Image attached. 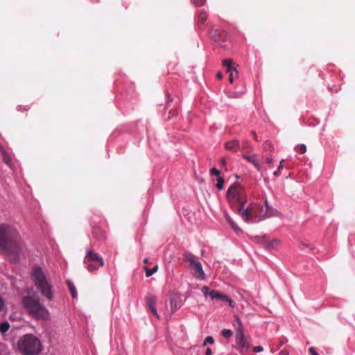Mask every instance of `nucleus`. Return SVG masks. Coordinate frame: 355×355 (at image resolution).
Instances as JSON below:
<instances>
[{
    "instance_id": "nucleus-27",
    "label": "nucleus",
    "mask_w": 355,
    "mask_h": 355,
    "mask_svg": "<svg viewBox=\"0 0 355 355\" xmlns=\"http://www.w3.org/2000/svg\"><path fill=\"white\" fill-rule=\"evenodd\" d=\"M193 2L197 6H201L205 4V0H193Z\"/></svg>"
},
{
    "instance_id": "nucleus-13",
    "label": "nucleus",
    "mask_w": 355,
    "mask_h": 355,
    "mask_svg": "<svg viewBox=\"0 0 355 355\" xmlns=\"http://www.w3.org/2000/svg\"><path fill=\"white\" fill-rule=\"evenodd\" d=\"M225 218L227 221V223L230 224L231 227L236 232H240L241 230L239 227V226L234 223V221L232 219V218L230 216V215L225 212L224 214Z\"/></svg>"
},
{
    "instance_id": "nucleus-22",
    "label": "nucleus",
    "mask_w": 355,
    "mask_h": 355,
    "mask_svg": "<svg viewBox=\"0 0 355 355\" xmlns=\"http://www.w3.org/2000/svg\"><path fill=\"white\" fill-rule=\"evenodd\" d=\"M227 72L230 73L229 81H230V83H232L234 80V74L236 76L238 74V71L236 68H234L232 70H231L230 71H227Z\"/></svg>"
},
{
    "instance_id": "nucleus-5",
    "label": "nucleus",
    "mask_w": 355,
    "mask_h": 355,
    "mask_svg": "<svg viewBox=\"0 0 355 355\" xmlns=\"http://www.w3.org/2000/svg\"><path fill=\"white\" fill-rule=\"evenodd\" d=\"M32 277L35 286L40 291L41 294L49 300H53V292L52 286L40 268L35 267L33 268Z\"/></svg>"
},
{
    "instance_id": "nucleus-2",
    "label": "nucleus",
    "mask_w": 355,
    "mask_h": 355,
    "mask_svg": "<svg viewBox=\"0 0 355 355\" xmlns=\"http://www.w3.org/2000/svg\"><path fill=\"white\" fill-rule=\"evenodd\" d=\"M0 247L15 254L21 249L19 234L13 227L8 225H0Z\"/></svg>"
},
{
    "instance_id": "nucleus-8",
    "label": "nucleus",
    "mask_w": 355,
    "mask_h": 355,
    "mask_svg": "<svg viewBox=\"0 0 355 355\" xmlns=\"http://www.w3.org/2000/svg\"><path fill=\"white\" fill-rule=\"evenodd\" d=\"M244 193L241 187L239 184H232L227 191V199L228 202L233 205L234 203H238L241 206V202L245 201L243 200Z\"/></svg>"
},
{
    "instance_id": "nucleus-12",
    "label": "nucleus",
    "mask_w": 355,
    "mask_h": 355,
    "mask_svg": "<svg viewBox=\"0 0 355 355\" xmlns=\"http://www.w3.org/2000/svg\"><path fill=\"white\" fill-rule=\"evenodd\" d=\"M225 146L227 150L232 152H236L239 148V141L236 140H232L226 142Z\"/></svg>"
},
{
    "instance_id": "nucleus-21",
    "label": "nucleus",
    "mask_w": 355,
    "mask_h": 355,
    "mask_svg": "<svg viewBox=\"0 0 355 355\" xmlns=\"http://www.w3.org/2000/svg\"><path fill=\"white\" fill-rule=\"evenodd\" d=\"M69 286L70 289L71 294L73 298L77 297V292L74 285H73L71 282H69Z\"/></svg>"
},
{
    "instance_id": "nucleus-26",
    "label": "nucleus",
    "mask_w": 355,
    "mask_h": 355,
    "mask_svg": "<svg viewBox=\"0 0 355 355\" xmlns=\"http://www.w3.org/2000/svg\"><path fill=\"white\" fill-rule=\"evenodd\" d=\"M210 173L211 175H216L217 177H220V171L218 170L216 168H212L211 170H210Z\"/></svg>"
},
{
    "instance_id": "nucleus-9",
    "label": "nucleus",
    "mask_w": 355,
    "mask_h": 355,
    "mask_svg": "<svg viewBox=\"0 0 355 355\" xmlns=\"http://www.w3.org/2000/svg\"><path fill=\"white\" fill-rule=\"evenodd\" d=\"M201 291L205 297H207L208 296H209L212 300H217L224 301L227 302L231 307L235 306V303L227 295H223L216 291H210L209 287H207V286H202L201 288Z\"/></svg>"
},
{
    "instance_id": "nucleus-29",
    "label": "nucleus",
    "mask_w": 355,
    "mask_h": 355,
    "mask_svg": "<svg viewBox=\"0 0 355 355\" xmlns=\"http://www.w3.org/2000/svg\"><path fill=\"white\" fill-rule=\"evenodd\" d=\"M263 350L261 346H256L253 347V351L256 353L261 352Z\"/></svg>"
},
{
    "instance_id": "nucleus-37",
    "label": "nucleus",
    "mask_w": 355,
    "mask_h": 355,
    "mask_svg": "<svg viewBox=\"0 0 355 355\" xmlns=\"http://www.w3.org/2000/svg\"><path fill=\"white\" fill-rule=\"evenodd\" d=\"M220 164L222 166H225L226 164V161L225 159H222Z\"/></svg>"
},
{
    "instance_id": "nucleus-25",
    "label": "nucleus",
    "mask_w": 355,
    "mask_h": 355,
    "mask_svg": "<svg viewBox=\"0 0 355 355\" xmlns=\"http://www.w3.org/2000/svg\"><path fill=\"white\" fill-rule=\"evenodd\" d=\"M214 342V338L211 336H207L204 340L203 345L205 346L207 344H213Z\"/></svg>"
},
{
    "instance_id": "nucleus-38",
    "label": "nucleus",
    "mask_w": 355,
    "mask_h": 355,
    "mask_svg": "<svg viewBox=\"0 0 355 355\" xmlns=\"http://www.w3.org/2000/svg\"><path fill=\"white\" fill-rule=\"evenodd\" d=\"M2 306H3V302H2L1 298L0 297V311H1V309H2Z\"/></svg>"
},
{
    "instance_id": "nucleus-15",
    "label": "nucleus",
    "mask_w": 355,
    "mask_h": 355,
    "mask_svg": "<svg viewBox=\"0 0 355 355\" xmlns=\"http://www.w3.org/2000/svg\"><path fill=\"white\" fill-rule=\"evenodd\" d=\"M144 270L146 271V277H150L151 275H153L154 273H155L157 270H158V266L156 265L153 268L150 269L148 268V267L145 266L144 268Z\"/></svg>"
},
{
    "instance_id": "nucleus-7",
    "label": "nucleus",
    "mask_w": 355,
    "mask_h": 355,
    "mask_svg": "<svg viewBox=\"0 0 355 355\" xmlns=\"http://www.w3.org/2000/svg\"><path fill=\"white\" fill-rule=\"evenodd\" d=\"M184 259L189 263V268L196 278L199 279H204L205 278V274L203 271L202 264L197 257L191 253L186 252L184 254Z\"/></svg>"
},
{
    "instance_id": "nucleus-14",
    "label": "nucleus",
    "mask_w": 355,
    "mask_h": 355,
    "mask_svg": "<svg viewBox=\"0 0 355 355\" xmlns=\"http://www.w3.org/2000/svg\"><path fill=\"white\" fill-rule=\"evenodd\" d=\"M247 160L250 162L252 164H254V166L256 167V168L258 171L261 170V165L259 164L257 156L255 155H251V156H245L244 157Z\"/></svg>"
},
{
    "instance_id": "nucleus-33",
    "label": "nucleus",
    "mask_w": 355,
    "mask_h": 355,
    "mask_svg": "<svg viewBox=\"0 0 355 355\" xmlns=\"http://www.w3.org/2000/svg\"><path fill=\"white\" fill-rule=\"evenodd\" d=\"M266 161L268 164H270V165L272 164L273 159L272 158L268 157V158H266Z\"/></svg>"
},
{
    "instance_id": "nucleus-19",
    "label": "nucleus",
    "mask_w": 355,
    "mask_h": 355,
    "mask_svg": "<svg viewBox=\"0 0 355 355\" xmlns=\"http://www.w3.org/2000/svg\"><path fill=\"white\" fill-rule=\"evenodd\" d=\"M216 187L218 190H223L224 188V180L221 177L217 178Z\"/></svg>"
},
{
    "instance_id": "nucleus-16",
    "label": "nucleus",
    "mask_w": 355,
    "mask_h": 355,
    "mask_svg": "<svg viewBox=\"0 0 355 355\" xmlns=\"http://www.w3.org/2000/svg\"><path fill=\"white\" fill-rule=\"evenodd\" d=\"M234 325L236 327V331L239 330L243 331V323L241 320L239 319V318L237 316L235 317V323Z\"/></svg>"
},
{
    "instance_id": "nucleus-1",
    "label": "nucleus",
    "mask_w": 355,
    "mask_h": 355,
    "mask_svg": "<svg viewBox=\"0 0 355 355\" xmlns=\"http://www.w3.org/2000/svg\"><path fill=\"white\" fill-rule=\"evenodd\" d=\"M238 212L242 219L247 223H257L272 215L267 200L265 201L264 206L246 200L241 201Z\"/></svg>"
},
{
    "instance_id": "nucleus-11",
    "label": "nucleus",
    "mask_w": 355,
    "mask_h": 355,
    "mask_svg": "<svg viewBox=\"0 0 355 355\" xmlns=\"http://www.w3.org/2000/svg\"><path fill=\"white\" fill-rule=\"evenodd\" d=\"M146 302L148 309V311L157 319L159 318V315L157 311L156 304L157 298L155 295L148 294L146 296Z\"/></svg>"
},
{
    "instance_id": "nucleus-34",
    "label": "nucleus",
    "mask_w": 355,
    "mask_h": 355,
    "mask_svg": "<svg viewBox=\"0 0 355 355\" xmlns=\"http://www.w3.org/2000/svg\"><path fill=\"white\" fill-rule=\"evenodd\" d=\"M273 175H274L275 177H278V176H279V175H280V170H279V169L277 168V171H274Z\"/></svg>"
},
{
    "instance_id": "nucleus-36",
    "label": "nucleus",
    "mask_w": 355,
    "mask_h": 355,
    "mask_svg": "<svg viewBox=\"0 0 355 355\" xmlns=\"http://www.w3.org/2000/svg\"><path fill=\"white\" fill-rule=\"evenodd\" d=\"M216 77L218 79H222L223 78V75H222L221 73H218L217 75H216Z\"/></svg>"
},
{
    "instance_id": "nucleus-6",
    "label": "nucleus",
    "mask_w": 355,
    "mask_h": 355,
    "mask_svg": "<svg viewBox=\"0 0 355 355\" xmlns=\"http://www.w3.org/2000/svg\"><path fill=\"white\" fill-rule=\"evenodd\" d=\"M84 264L87 270L93 272L103 266L104 261L98 253L92 250H88L84 259Z\"/></svg>"
},
{
    "instance_id": "nucleus-4",
    "label": "nucleus",
    "mask_w": 355,
    "mask_h": 355,
    "mask_svg": "<svg viewBox=\"0 0 355 355\" xmlns=\"http://www.w3.org/2000/svg\"><path fill=\"white\" fill-rule=\"evenodd\" d=\"M22 304L29 314L36 319L46 320L49 318V312L40 303L38 297L26 296L22 298Z\"/></svg>"
},
{
    "instance_id": "nucleus-39",
    "label": "nucleus",
    "mask_w": 355,
    "mask_h": 355,
    "mask_svg": "<svg viewBox=\"0 0 355 355\" xmlns=\"http://www.w3.org/2000/svg\"><path fill=\"white\" fill-rule=\"evenodd\" d=\"M148 259L147 258H146V259H144V263H148Z\"/></svg>"
},
{
    "instance_id": "nucleus-28",
    "label": "nucleus",
    "mask_w": 355,
    "mask_h": 355,
    "mask_svg": "<svg viewBox=\"0 0 355 355\" xmlns=\"http://www.w3.org/2000/svg\"><path fill=\"white\" fill-rule=\"evenodd\" d=\"M3 160L4 162L8 165V166H11V160L10 159V157H8V155H3Z\"/></svg>"
},
{
    "instance_id": "nucleus-30",
    "label": "nucleus",
    "mask_w": 355,
    "mask_h": 355,
    "mask_svg": "<svg viewBox=\"0 0 355 355\" xmlns=\"http://www.w3.org/2000/svg\"><path fill=\"white\" fill-rule=\"evenodd\" d=\"M309 353H310L311 355H319V354L316 352V351L314 349V348H313V347H310V348L309 349Z\"/></svg>"
},
{
    "instance_id": "nucleus-32",
    "label": "nucleus",
    "mask_w": 355,
    "mask_h": 355,
    "mask_svg": "<svg viewBox=\"0 0 355 355\" xmlns=\"http://www.w3.org/2000/svg\"><path fill=\"white\" fill-rule=\"evenodd\" d=\"M278 243V241L277 240H274L271 242V243L270 244V245L272 247V248H274L276 245H277Z\"/></svg>"
},
{
    "instance_id": "nucleus-23",
    "label": "nucleus",
    "mask_w": 355,
    "mask_h": 355,
    "mask_svg": "<svg viewBox=\"0 0 355 355\" xmlns=\"http://www.w3.org/2000/svg\"><path fill=\"white\" fill-rule=\"evenodd\" d=\"M221 334L225 338H230L232 336V332L230 329H223L221 331Z\"/></svg>"
},
{
    "instance_id": "nucleus-3",
    "label": "nucleus",
    "mask_w": 355,
    "mask_h": 355,
    "mask_svg": "<svg viewBox=\"0 0 355 355\" xmlns=\"http://www.w3.org/2000/svg\"><path fill=\"white\" fill-rule=\"evenodd\" d=\"M17 349L22 355H38L42 352L43 347L37 337L28 334L19 339Z\"/></svg>"
},
{
    "instance_id": "nucleus-20",
    "label": "nucleus",
    "mask_w": 355,
    "mask_h": 355,
    "mask_svg": "<svg viewBox=\"0 0 355 355\" xmlns=\"http://www.w3.org/2000/svg\"><path fill=\"white\" fill-rule=\"evenodd\" d=\"M296 151L304 154L306 151V146L304 144H300L295 147Z\"/></svg>"
},
{
    "instance_id": "nucleus-10",
    "label": "nucleus",
    "mask_w": 355,
    "mask_h": 355,
    "mask_svg": "<svg viewBox=\"0 0 355 355\" xmlns=\"http://www.w3.org/2000/svg\"><path fill=\"white\" fill-rule=\"evenodd\" d=\"M236 343L240 353H244L249 350L250 345L245 337L244 332L241 330L236 331Z\"/></svg>"
},
{
    "instance_id": "nucleus-24",
    "label": "nucleus",
    "mask_w": 355,
    "mask_h": 355,
    "mask_svg": "<svg viewBox=\"0 0 355 355\" xmlns=\"http://www.w3.org/2000/svg\"><path fill=\"white\" fill-rule=\"evenodd\" d=\"M207 18V14L205 12H200L198 14V20L204 22Z\"/></svg>"
},
{
    "instance_id": "nucleus-35",
    "label": "nucleus",
    "mask_w": 355,
    "mask_h": 355,
    "mask_svg": "<svg viewBox=\"0 0 355 355\" xmlns=\"http://www.w3.org/2000/svg\"><path fill=\"white\" fill-rule=\"evenodd\" d=\"M205 355H211V350L210 348H207L205 352Z\"/></svg>"
},
{
    "instance_id": "nucleus-17",
    "label": "nucleus",
    "mask_w": 355,
    "mask_h": 355,
    "mask_svg": "<svg viewBox=\"0 0 355 355\" xmlns=\"http://www.w3.org/2000/svg\"><path fill=\"white\" fill-rule=\"evenodd\" d=\"M223 64L227 69V71H230L234 67H232V61L230 59L223 60Z\"/></svg>"
},
{
    "instance_id": "nucleus-31",
    "label": "nucleus",
    "mask_w": 355,
    "mask_h": 355,
    "mask_svg": "<svg viewBox=\"0 0 355 355\" xmlns=\"http://www.w3.org/2000/svg\"><path fill=\"white\" fill-rule=\"evenodd\" d=\"M284 162V159H282L279 162V164L278 165L277 168L279 170H281L283 168V163Z\"/></svg>"
},
{
    "instance_id": "nucleus-18",
    "label": "nucleus",
    "mask_w": 355,
    "mask_h": 355,
    "mask_svg": "<svg viewBox=\"0 0 355 355\" xmlns=\"http://www.w3.org/2000/svg\"><path fill=\"white\" fill-rule=\"evenodd\" d=\"M10 327V324L8 322H3L0 323V332L2 334L6 333Z\"/></svg>"
}]
</instances>
